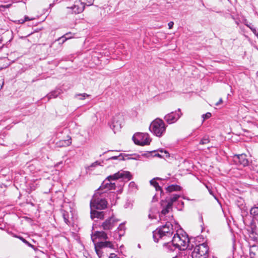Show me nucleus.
<instances>
[{
  "label": "nucleus",
  "mask_w": 258,
  "mask_h": 258,
  "mask_svg": "<svg viewBox=\"0 0 258 258\" xmlns=\"http://www.w3.org/2000/svg\"><path fill=\"white\" fill-rule=\"evenodd\" d=\"M189 238L186 234L176 233L172 238L170 242L164 243L170 250H174L173 247L178 248L180 250L184 251L188 247Z\"/></svg>",
  "instance_id": "f257e3e1"
},
{
  "label": "nucleus",
  "mask_w": 258,
  "mask_h": 258,
  "mask_svg": "<svg viewBox=\"0 0 258 258\" xmlns=\"http://www.w3.org/2000/svg\"><path fill=\"white\" fill-rule=\"evenodd\" d=\"M131 177V175L130 172L121 170L113 175L108 176L102 183L101 188L107 190L115 189L117 179L121 178L130 180Z\"/></svg>",
  "instance_id": "f03ea898"
},
{
  "label": "nucleus",
  "mask_w": 258,
  "mask_h": 258,
  "mask_svg": "<svg viewBox=\"0 0 258 258\" xmlns=\"http://www.w3.org/2000/svg\"><path fill=\"white\" fill-rule=\"evenodd\" d=\"M173 233V225L169 222H166L164 225L158 228L153 232V238L156 242L159 239L167 241L170 240Z\"/></svg>",
  "instance_id": "7ed1b4c3"
},
{
  "label": "nucleus",
  "mask_w": 258,
  "mask_h": 258,
  "mask_svg": "<svg viewBox=\"0 0 258 258\" xmlns=\"http://www.w3.org/2000/svg\"><path fill=\"white\" fill-rule=\"evenodd\" d=\"M149 129L155 135L160 137L165 133L166 125L162 119L156 118L152 122Z\"/></svg>",
  "instance_id": "20e7f679"
},
{
  "label": "nucleus",
  "mask_w": 258,
  "mask_h": 258,
  "mask_svg": "<svg viewBox=\"0 0 258 258\" xmlns=\"http://www.w3.org/2000/svg\"><path fill=\"white\" fill-rule=\"evenodd\" d=\"M209 248L206 243L196 245L191 253L192 258H207L208 255Z\"/></svg>",
  "instance_id": "39448f33"
},
{
  "label": "nucleus",
  "mask_w": 258,
  "mask_h": 258,
  "mask_svg": "<svg viewBox=\"0 0 258 258\" xmlns=\"http://www.w3.org/2000/svg\"><path fill=\"white\" fill-rule=\"evenodd\" d=\"M133 140L136 144L141 146L148 145L151 141L148 134L141 133L135 134Z\"/></svg>",
  "instance_id": "423d86ee"
},
{
  "label": "nucleus",
  "mask_w": 258,
  "mask_h": 258,
  "mask_svg": "<svg viewBox=\"0 0 258 258\" xmlns=\"http://www.w3.org/2000/svg\"><path fill=\"white\" fill-rule=\"evenodd\" d=\"M107 202L105 200L97 198V196H94L90 202V207L92 209L94 208L96 209L102 210L107 207Z\"/></svg>",
  "instance_id": "0eeeda50"
},
{
  "label": "nucleus",
  "mask_w": 258,
  "mask_h": 258,
  "mask_svg": "<svg viewBox=\"0 0 258 258\" xmlns=\"http://www.w3.org/2000/svg\"><path fill=\"white\" fill-rule=\"evenodd\" d=\"M123 119V116L121 114L117 115L112 118L110 126L114 134L120 130Z\"/></svg>",
  "instance_id": "6e6552de"
},
{
  "label": "nucleus",
  "mask_w": 258,
  "mask_h": 258,
  "mask_svg": "<svg viewBox=\"0 0 258 258\" xmlns=\"http://www.w3.org/2000/svg\"><path fill=\"white\" fill-rule=\"evenodd\" d=\"M118 221L114 216H111L102 222L101 227L104 230H110L117 225Z\"/></svg>",
  "instance_id": "1a4fd4ad"
},
{
  "label": "nucleus",
  "mask_w": 258,
  "mask_h": 258,
  "mask_svg": "<svg viewBox=\"0 0 258 258\" xmlns=\"http://www.w3.org/2000/svg\"><path fill=\"white\" fill-rule=\"evenodd\" d=\"M182 113L180 109H178L177 112H172L165 116L164 119L169 124L176 122L181 116Z\"/></svg>",
  "instance_id": "9d476101"
},
{
  "label": "nucleus",
  "mask_w": 258,
  "mask_h": 258,
  "mask_svg": "<svg viewBox=\"0 0 258 258\" xmlns=\"http://www.w3.org/2000/svg\"><path fill=\"white\" fill-rule=\"evenodd\" d=\"M161 206L163 208L160 214V219L161 220H165V215L169 212V211L172 209V206L171 203H167L165 201H162L161 202Z\"/></svg>",
  "instance_id": "9b49d317"
},
{
  "label": "nucleus",
  "mask_w": 258,
  "mask_h": 258,
  "mask_svg": "<svg viewBox=\"0 0 258 258\" xmlns=\"http://www.w3.org/2000/svg\"><path fill=\"white\" fill-rule=\"evenodd\" d=\"M233 160L236 164L241 165L243 166H246L248 164V161L244 154L235 155L233 157Z\"/></svg>",
  "instance_id": "f8f14e48"
},
{
  "label": "nucleus",
  "mask_w": 258,
  "mask_h": 258,
  "mask_svg": "<svg viewBox=\"0 0 258 258\" xmlns=\"http://www.w3.org/2000/svg\"><path fill=\"white\" fill-rule=\"evenodd\" d=\"M108 238L107 233L103 231H95L91 235V239L94 243H96V240L97 239H102V240H106Z\"/></svg>",
  "instance_id": "ddd939ff"
},
{
  "label": "nucleus",
  "mask_w": 258,
  "mask_h": 258,
  "mask_svg": "<svg viewBox=\"0 0 258 258\" xmlns=\"http://www.w3.org/2000/svg\"><path fill=\"white\" fill-rule=\"evenodd\" d=\"M84 6L80 1L76 2L74 6L68 9L72 11V13L75 14L82 12L84 9Z\"/></svg>",
  "instance_id": "4468645a"
},
{
  "label": "nucleus",
  "mask_w": 258,
  "mask_h": 258,
  "mask_svg": "<svg viewBox=\"0 0 258 258\" xmlns=\"http://www.w3.org/2000/svg\"><path fill=\"white\" fill-rule=\"evenodd\" d=\"M98 247H108L111 249H114V244L110 241H100L97 243Z\"/></svg>",
  "instance_id": "2eb2a0df"
},
{
  "label": "nucleus",
  "mask_w": 258,
  "mask_h": 258,
  "mask_svg": "<svg viewBox=\"0 0 258 258\" xmlns=\"http://www.w3.org/2000/svg\"><path fill=\"white\" fill-rule=\"evenodd\" d=\"M249 255L250 258H258V245H253L250 246Z\"/></svg>",
  "instance_id": "dca6fc26"
},
{
  "label": "nucleus",
  "mask_w": 258,
  "mask_h": 258,
  "mask_svg": "<svg viewBox=\"0 0 258 258\" xmlns=\"http://www.w3.org/2000/svg\"><path fill=\"white\" fill-rule=\"evenodd\" d=\"M91 217L92 219H94L95 218H97L98 219H103L104 217V214L103 212H98L95 210H91Z\"/></svg>",
  "instance_id": "f3484780"
},
{
  "label": "nucleus",
  "mask_w": 258,
  "mask_h": 258,
  "mask_svg": "<svg viewBox=\"0 0 258 258\" xmlns=\"http://www.w3.org/2000/svg\"><path fill=\"white\" fill-rule=\"evenodd\" d=\"M115 232H117L118 233V235L119 237L122 236L124 232V226L123 224H120L118 227L117 230L115 231Z\"/></svg>",
  "instance_id": "a211bd4d"
},
{
  "label": "nucleus",
  "mask_w": 258,
  "mask_h": 258,
  "mask_svg": "<svg viewBox=\"0 0 258 258\" xmlns=\"http://www.w3.org/2000/svg\"><path fill=\"white\" fill-rule=\"evenodd\" d=\"M151 185H153L156 190H161V187L159 185L158 183L155 181V179H153L150 181Z\"/></svg>",
  "instance_id": "6ab92c4d"
},
{
  "label": "nucleus",
  "mask_w": 258,
  "mask_h": 258,
  "mask_svg": "<svg viewBox=\"0 0 258 258\" xmlns=\"http://www.w3.org/2000/svg\"><path fill=\"white\" fill-rule=\"evenodd\" d=\"M89 96V95L86 93L76 94L75 97L79 100H84L86 97Z\"/></svg>",
  "instance_id": "aec40b11"
},
{
  "label": "nucleus",
  "mask_w": 258,
  "mask_h": 258,
  "mask_svg": "<svg viewBox=\"0 0 258 258\" xmlns=\"http://www.w3.org/2000/svg\"><path fill=\"white\" fill-rule=\"evenodd\" d=\"M62 215L64 222L66 224H68L69 223V215L68 213L64 211H62Z\"/></svg>",
  "instance_id": "412c9836"
},
{
  "label": "nucleus",
  "mask_w": 258,
  "mask_h": 258,
  "mask_svg": "<svg viewBox=\"0 0 258 258\" xmlns=\"http://www.w3.org/2000/svg\"><path fill=\"white\" fill-rule=\"evenodd\" d=\"M179 197L178 195H173L170 199L166 200L167 203H171V205L172 206L173 203L175 202Z\"/></svg>",
  "instance_id": "4be33fe9"
},
{
  "label": "nucleus",
  "mask_w": 258,
  "mask_h": 258,
  "mask_svg": "<svg viewBox=\"0 0 258 258\" xmlns=\"http://www.w3.org/2000/svg\"><path fill=\"white\" fill-rule=\"evenodd\" d=\"M94 246H95V251L97 254V255L99 257H101V256H102V252L101 251V249L102 248V247H98L97 246V243H94Z\"/></svg>",
  "instance_id": "5701e85b"
},
{
  "label": "nucleus",
  "mask_w": 258,
  "mask_h": 258,
  "mask_svg": "<svg viewBox=\"0 0 258 258\" xmlns=\"http://www.w3.org/2000/svg\"><path fill=\"white\" fill-rule=\"evenodd\" d=\"M173 258H188V255L184 251L179 252L177 255Z\"/></svg>",
  "instance_id": "b1692460"
},
{
  "label": "nucleus",
  "mask_w": 258,
  "mask_h": 258,
  "mask_svg": "<svg viewBox=\"0 0 258 258\" xmlns=\"http://www.w3.org/2000/svg\"><path fill=\"white\" fill-rule=\"evenodd\" d=\"M94 0H81V3H83L84 6H91L93 4Z\"/></svg>",
  "instance_id": "393cba45"
},
{
  "label": "nucleus",
  "mask_w": 258,
  "mask_h": 258,
  "mask_svg": "<svg viewBox=\"0 0 258 258\" xmlns=\"http://www.w3.org/2000/svg\"><path fill=\"white\" fill-rule=\"evenodd\" d=\"M60 94V92L58 91H54L53 92H52L50 94L48 95V97L49 98H55L56 97L58 94Z\"/></svg>",
  "instance_id": "a878e982"
},
{
  "label": "nucleus",
  "mask_w": 258,
  "mask_h": 258,
  "mask_svg": "<svg viewBox=\"0 0 258 258\" xmlns=\"http://www.w3.org/2000/svg\"><path fill=\"white\" fill-rule=\"evenodd\" d=\"M250 214L253 216L258 215V207H254L250 210Z\"/></svg>",
  "instance_id": "bb28decb"
},
{
  "label": "nucleus",
  "mask_w": 258,
  "mask_h": 258,
  "mask_svg": "<svg viewBox=\"0 0 258 258\" xmlns=\"http://www.w3.org/2000/svg\"><path fill=\"white\" fill-rule=\"evenodd\" d=\"M178 188V186L177 185L175 186L174 185H171L167 187V190L169 192H171L172 191L177 190Z\"/></svg>",
  "instance_id": "cd10ccee"
},
{
  "label": "nucleus",
  "mask_w": 258,
  "mask_h": 258,
  "mask_svg": "<svg viewBox=\"0 0 258 258\" xmlns=\"http://www.w3.org/2000/svg\"><path fill=\"white\" fill-rule=\"evenodd\" d=\"M210 142L209 138L207 137H204L200 141V144L201 145H205L208 144Z\"/></svg>",
  "instance_id": "c85d7f7f"
},
{
  "label": "nucleus",
  "mask_w": 258,
  "mask_h": 258,
  "mask_svg": "<svg viewBox=\"0 0 258 258\" xmlns=\"http://www.w3.org/2000/svg\"><path fill=\"white\" fill-rule=\"evenodd\" d=\"M33 18H29V17L25 16L24 19H21L18 20L19 24H23L25 22L33 20Z\"/></svg>",
  "instance_id": "c756f323"
},
{
  "label": "nucleus",
  "mask_w": 258,
  "mask_h": 258,
  "mask_svg": "<svg viewBox=\"0 0 258 258\" xmlns=\"http://www.w3.org/2000/svg\"><path fill=\"white\" fill-rule=\"evenodd\" d=\"M70 34L67 33L62 37L59 38L58 40H60L61 39H62V43L64 42L67 39H69L71 38V36H69Z\"/></svg>",
  "instance_id": "7c9ffc66"
},
{
  "label": "nucleus",
  "mask_w": 258,
  "mask_h": 258,
  "mask_svg": "<svg viewBox=\"0 0 258 258\" xmlns=\"http://www.w3.org/2000/svg\"><path fill=\"white\" fill-rule=\"evenodd\" d=\"M71 143H72L71 139L70 138L69 139H68L67 140L62 141V144H61V145L68 146L70 145L71 144Z\"/></svg>",
  "instance_id": "2f4dec72"
},
{
  "label": "nucleus",
  "mask_w": 258,
  "mask_h": 258,
  "mask_svg": "<svg viewBox=\"0 0 258 258\" xmlns=\"http://www.w3.org/2000/svg\"><path fill=\"white\" fill-rule=\"evenodd\" d=\"M211 116V113L210 112H207L205 114L202 115V118H203V122L205 120L209 118Z\"/></svg>",
  "instance_id": "473e14b6"
},
{
  "label": "nucleus",
  "mask_w": 258,
  "mask_h": 258,
  "mask_svg": "<svg viewBox=\"0 0 258 258\" xmlns=\"http://www.w3.org/2000/svg\"><path fill=\"white\" fill-rule=\"evenodd\" d=\"M124 183L122 181H118V179H117V182L116 184V187H121L122 186H123Z\"/></svg>",
  "instance_id": "72a5a7b5"
},
{
  "label": "nucleus",
  "mask_w": 258,
  "mask_h": 258,
  "mask_svg": "<svg viewBox=\"0 0 258 258\" xmlns=\"http://www.w3.org/2000/svg\"><path fill=\"white\" fill-rule=\"evenodd\" d=\"M99 165V163H98V161H96V162H95L94 163H92V164L90 166H89V167H88V169H90V168L91 167H95V166H97V165Z\"/></svg>",
  "instance_id": "f704fd0d"
},
{
  "label": "nucleus",
  "mask_w": 258,
  "mask_h": 258,
  "mask_svg": "<svg viewBox=\"0 0 258 258\" xmlns=\"http://www.w3.org/2000/svg\"><path fill=\"white\" fill-rule=\"evenodd\" d=\"M250 29L256 36H258V30L254 28H250Z\"/></svg>",
  "instance_id": "c9c22d12"
},
{
  "label": "nucleus",
  "mask_w": 258,
  "mask_h": 258,
  "mask_svg": "<svg viewBox=\"0 0 258 258\" xmlns=\"http://www.w3.org/2000/svg\"><path fill=\"white\" fill-rule=\"evenodd\" d=\"M24 243H25L26 244H27L28 246H29V247H31L33 248H34V246L32 244H31V243H30L28 241H27L26 240L24 241Z\"/></svg>",
  "instance_id": "e433bc0d"
},
{
  "label": "nucleus",
  "mask_w": 258,
  "mask_h": 258,
  "mask_svg": "<svg viewBox=\"0 0 258 258\" xmlns=\"http://www.w3.org/2000/svg\"><path fill=\"white\" fill-rule=\"evenodd\" d=\"M173 25H174V23L172 21L168 23V25L169 28V29L172 28Z\"/></svg>",
  "instance_id": "4c0bfd02"
},
{
  "label": "nucleus",
  "mask_w": 258,
  "mask_h": 258,
  "mask_svg": "<svg viewBox=\"0 0 258 258\" xmlns=\"http://www.w3.org/2000/svg\"><path fill=\"white\" fill-rule=\"evenodd\" d=\"M15 237L18 238L21 240H22L23 242H24V241L26 240L25 239H24L23 237H22V236H16V235H15Z\"/></svg>",
  "instance_id": "58836bf2"
},
{
  "label": "nucleus",
  "mask_w": 258,
  "mask_h": 258,
  "mask_svg": "<svg viewBox=\"0 0 258 258\" xmlns=\"http://www.w3.org/2000/svg\"><path fill=\"white\" fill-rule=\"evenodd\" d=\"M109 258H118L114 253H111Z\"/></svg>",
  "instance_id": "ea45409f"
},
{
  "label": "nucleus",
  "mask_w": 258,
  "mask_h": 258,
  "mask_svg": "<svg viewBox=\"0 0 258 258\" xmlns=\"http://www.w3.org/2000/svg\"><path fill=\"white\" fill-rule=\"evenodd\" d=\"M222 102H223V100H222V99L221 98V99L219 100V101L218 102H217V103H216V105H217H217H219V104H221V103H222Z\"/></svg>",
  "instance_id": "a19ab883"
},
{
  "label": "nucleus",
  "mask_w": 258,
  "mask_h": 258,
  "mask_svg": "<svg viewBox=\"0 0 258 258\" xmlns=\"http://www.w3.org/2000/svg\"><path fill=\"white\" fill-rule=\"evenodd\" d=\"M9 7V5H6V6H3V5H2L0 6V8H8Z\"/></svg>",
  "instance_id": "79ce46f5"
},
{
  "label": "nucleus",
  "mask_w": 258,
  "mask_h": 258,
  "mask_svg": "<svg viewBox=\"0 0 258 258\" xmlns=\"http://www.w3.org/2000/svg\"><path fill=\"white\" fill-rule=\"evenodd\" d=\"M155 156H157V157H161L162 156L161 155H160L159 154H155L154 155Z\"/></svg>",
  "instance_id": "37998d69"
},
{
  "label": "nucleus",
  "mask_w": 258,
  "mask_h": 258,
  "mask_svg": "<svg viewBox=\"0 0 258 258\" xmlns=\"http://www.w3.org/2000/svg\"><path fill=\"white\" fill-rule=\"evenodd\" d=\"M164 152L165 154H166V156H169V154L167 151H165Z\"/></svg>",
  "instance_id": "c03bdc74"
},
{
  "label": "nucleus",
  "mask_w": 258,
  "mask_h": 258,
  "mask_svg": "<svg viewBox=\"0 0 258 258\" xmlns=\"http://www.w3.org/2000/svg\"><path fill=\"white\" fill-rule=\"evenodd\" d=\"M149 218H150V219H153V218L152 217V216L151 215V214H149Z\"/></svg>",
  "instance_id": "a18cd8bd"
},
{
  "label": "nucleus",
  "mask_w": 258,
  "mask_h": 258,
  "mask_svg": "<svg viewBox=\"0 0 258 258\" xmlns=\"http://www.w3.org/2000/svg\"><path fill=\"white\" fill-rule=\"evenodd\" d=\"M209 192H210V194L211 195H213V192H212V191L211 190H209Z\"/></svg>",
  "instance_id": "49530a36"
},
{
  "label": "nucleus",
  "mask_w": 258,
  "mask_h": 258,
  "mask_svg": "<svg viewBox=\"0 0 258 258\" xmlns=\"http://www.w3.org/2000/svg\"><path fill=\"white\" fill-rule=\"evenodd\" d=\"M246 26H247L248 27H249L250 29V28H252V27H251L250 26H249V25H247V24H246Z\"/></svg>",
  "instance_id": "de8ad7c7"
},
{
  "label": "nucleus",
  "mask_w": 258,
  "mask_h": 258,
  "mask_svg": "<svg viewBox=\"0 0 258 258\" xmlns=\"http://www.w3.org/2000/svg\"><path fill=\"white\" fill-rule=\"evenodd\" d=\"M160 152L162 153L163 151L162 150H160Z\"/></svg>",
  "instance_id": "09e8293b"
},
{
  "label": "nucleus",
  "mask_w": 258,
  "mask_h": 258,
  "mask_svg": "<svg viewBox=\"0 0 258 258\" xmlns=\"http://www.w3.org/2000/svg\"><path fill=\"white\" fill-rule=\"evenodd\" d=\"M113 158H114V159H116V157H113Z\"/></svg>",
  "instance_id": "8fccbe9b"
}]
</instances>
